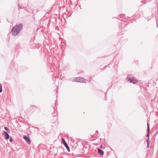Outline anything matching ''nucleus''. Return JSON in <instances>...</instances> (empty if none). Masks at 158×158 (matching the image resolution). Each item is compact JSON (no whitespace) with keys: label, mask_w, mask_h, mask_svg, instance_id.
Wrapping results in <instances>:
<instances>
[{"label":"nucleus","mask_w":158,"mask_h":158,"mask_svg":"<svg viewBox=\"0 0 158 158\" xmlns=\"http://www.w3.org/2000/svg\"><path fill=\"white\" fill-rule=\"evenodd\" d=\"M4 135L5 136V139H8L9 138V135L6 131L4 132Z\"/></svg>","instance_id":"423d86ee"},{"label":"nucleus","mask_w":158,"mask_h":158,"mask_svg":"<svg viewBox=\"0 0 158 158\" xmlns=\"http://www.w3.org/2000/svg\"><path fill=\"white\" fill-rule=\"evenodd\" d=\"M97 137H98V136H96V138H97Z\"/></svg>","instance_id":"dca6fc26"},{"label":"nucleus","mask_w":158,"mask_h":158,"mask_svg":"<svg viewBox=\"0 0 158 158\" xmlns=\"http://www.w3.org/2000/svg\"><path fill=\"white\" fill-rule=\"evenodd\" d=\"M147 133H149L150 129L148 123H147Z\"/></svg>","instance_id":"1a4fd4ad"},{"label":"nucleus","mask_w":158,"mask_h":158,"mask_svg":"<svg viewBox=\"0 0 158 158\" xmlns=\"http://www.w3.org/2000/svg\"><path fill=\"white\" fill-rule=\"evenodd\" d=\"M95 136V134H94V135H93V137H94V136Z\"/></svg>","instance_id":"4468645a"},{"label":"nucleus","mask_w":158,"mask_h":158,"mask_svg":"<svg viewBox=\"0 0 158 158\" xmlns=\"http://www.w3.org/2000/svg\"><path fill=\"white\" fill-rule=\"evenodd\" d=\"M62 141L64 146L66 147V148H67L68 151L70 152L69 148V146H68V145H67V143H66L65 141V140L63 138H62Z\"/></svg>","instance_id":"20e7f679"},{"label":"nucleus","mask_w":158,"mask_h":158,"mask_svg":"<svg viewBox=\"0 0 158 158\" xmlns=\"http://www.w3.org/2000/svg\"><path fill=\"white\" fill-rule=\"evenodd\" d=\"M5 129L8 132H9L10 131V130L6 127H5Z\"/></svg>","instance_id":"9b49d317"},{"label":"nucleus","mask_w":158,"mask_h":158,"mask_svg":"<svg viewBox=\"0 0 158 158\" xmlns=\"http://www.w3.org/2000/svg\"><path fill=\"white\" fill-rule=\"evenodd\" d=\"M23 27L22 23H19L13 27L11 30V32L13 35L14 36H17L22 30Z\"/></svg>","instance_id":"f257e3e1"},{"label":"nucleus","mask_w":158,"mask_h":158,"mask_svg":"<svg viewBox=\"0 0 158 158\" xmlns=\"http://www.w3.org/2000/svg\"><path fill=\"white\" fill-rule=\"evenodd\" d=\"M2 86L1 84L0 83V93L2 92Z\"/></svg>","instance_id":"9d476101"},{"label":"nucleus","mask_w":158,"mask_h":158,"mask_svg":"<svg viewBox=\"0 0 158 158\" xmlns=\"http://www.w3.org/2000/svg\"><path fill=\"white\" fill-rule=\"evenodd\" d=\"M23 138L25 140L27 144H31V142L29 138L27 137L26 136H24L23 137Z\"/></svg>","instance_id":"39448f33"},{"label":"nucleus","mask_w":158,"mask_h":158,"mask_svg":"<svg viewBox=\"0 0 158 158\" xmlns=\"http://www.w3.org/2000/svg\"><path fill=\"white\" fill-rule=\"evenodd\" d=\"M96 132H97V133H98V131H96Z\"/></svg>","instance_id":"2eb2a0df"},{"label":"nucleus","mask_w":158,"mask_h":158,"mask_svg":"<svg viewBox=\"0 0 158 158\" xmlns=\"http://www.w3.org/2000/svg\"><path fill=\"white\" fill-rule=\"evenodd\" d=\"M146 142H147V148H149V144H150V140H149V138H148L147 140H146Z\"/></svg>","instance_id":"6e6552de"},{"label":"nucleus","mask_w":158,"mask_h":158,"mask_svg":"<svg viewBox=\"0 0 158 158\" xmlns=\"http://www.w3.org/2000/svg\"><path fill=\"white\" fill-rule=\"evenodd\" d=\"M127 79L128 81L133 84H135L137 81L136 80H134V77H133V75H128L127 77Z\"/></svg>","instance_id":"f03ea898"},{"label":"nucleus","mask_w":158,"mask_h":158,"mask_svg":"<svg viewBox=\"0 0 158 158\" xmlns=\"http://www.w3.org/2000/svg\"><path fill=\"white\" fill-rule=\"evenodd\" d=\"M149 133H147V134L146 135V136L148 137V138H149Z\"/></svg>","instance_id":"ddd939ff"},{"label":"nucleus","mask_w":158,"mask_h":158,"mask_svg":"<svg viewBox=\"0 0 158 158\" xmlns=\"http://www.w3.org/2000/svg\"><path fill=\"white\" fill-rule=\"evenodd\" d=\"M9 141L11 142H13V139L11 137H10Z\"/></svg>","instance_id":"f8f14e48"},{"label":"nucleus","mask_w":158,"mask_h":158,"mask_svg":"<svg viewBox=\"0 0 158 158\" xmlns=\"http://www.w3.org/2000/svg\"><path fill=\"white\" fill-rule=\"evenodd\" d=\"M98 153L101 156H102L103 155V152L99 148L98 149Z\"/></svg>","instance_id":"0eeeda50"},{"label":"nucleus","mask_w":158,"mask_h":158,"mask_svg":"<svg viewBox=\"0 0 158 158\" xmlns=\"http://www.w3.org/2000/svg\"><path fill=\"white\" fill-rule=\"evenodd\" d=\"M85 80V78L83 77H77L75 78L74 81L77 82H83Z\"/></svg>","instance_id":"7ed1b4c3"}]
</instances>
